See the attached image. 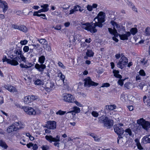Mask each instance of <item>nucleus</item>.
Instances as JSON below:
<instances>
[{"label":"nucleus","mask_w":150,"mask_h":150,"mask_svg":"<svg viewBox=\"0 0 150 150\" xmlns=\"http://www.w3.org/2000/svg\"><path fill=\"white\" fill-rule=\"evenodd\" d=\"M105 13L100 11L97 16L94 19L95 23H89L87 22L84 23L83 22L80 23L81 27L82 29L90 32L92 33H94L97 32V30L96 28V26L102 28L103 26L102 23L105 22Z\"/></svg>","instance_id":"obj_1"},{"label":"nucleus","mask_w":150,"mask_h":150,"mask_svg":"<svg viewBox=\"0 0 150 150\" xmlns=\"http://www.w3.org/2000/svg\"><path fill=\"white\" fill-rule=\"evenodd\" d=\"M45 60V58L43 55H42L40 57L38 58V62L40 64H39L38 63L36 64L35 66V67L39 71L41 72L42 74V72L44 71V69L46 68V66L43 64Z\"/></svg>","instance_id":"obj_2"},{"label":"nucleus","mask_w":150,"mask_h":150,"mask_svg":"<svg viewBox=\"0 0 150 150\" xmlns=\"http://www.w3.org/2000/svg\"><path fill=\"white\" fill-rule=\"evenodd\" d=\"M99 121L101 123H103L105 127L108 129L110 128L113 125V120L109 119L105 116H102L99 118Z\"/></svg>","instance_id":"obj_3"},{"label":"nucleus","mask_w":150,"mask_h":150,"mask_svg":"<svg viewBox=\"0 0 150 150\" xmlns=\"http://www.w3.org/2000/svg\"><path fill=\"white\" fill-rule=\"evenodd\" d=\"M123 126V124L121 123L114 125V128L115 132L118 135L117 138V142L119 143V141L121 138H122V135L124 132L123 128L121 127Z\"/></svg>","instance_id":"obj_4"},{"label":"nucleus","mask_w":150,"mask_h":150,"mask_svg":"<svg viewBox=\"0 0 150 150\" xmlns=\"http://www.w3.org/2000/svg\"><path fill=\"white\" fill-rule=\"evenodd\" d=\"M121 57L117 64V67L121 69H123L125 65L128 63V59L124 56L123 54H121Z\"/></svg>","instance_id":"obj_5"},{"label":"nucleus","mask_w":150,"mask_h":150,"mask_svg":"<svg viewBox=\"0 0 150 150\" xmlns=\"http://www.w3.org/2000/svg\"><path fill=\"white\" fill-rule=\"evenodd\" d=\"M24 111L26 113L29 115H35L36 114H39L41 113V111H39L38 112L31 107L29 106L23 107Z\"/></svg>","instance_id":"obj_6"},{"label":"nucleus","mask_w":150,"mask_h":150,"mask_svg":"<svg viewBox=\"0 0 150 150\" xmlns=\"http://www.w3.org/2000/svg\"><path fill=\"white\" fill-rule=\"evenodd\" d=\"M137 123L141 125L144 129L147 130L150 128V122L146 121L143 118L137 120Z\"/></svg>","instance_id":"obj_7"},{"label":"nucleus","mask_w":150,"mask_h":150,"mask_svg":"<svg viewBox=\"0 0 150 150\" xmlns=\"http://www.w3.org/2000/svg\"><path fill=\"white\" fill-rule=\"evenodd\" d=\"M110 23L113 26V30L110 28H108V31L111 34L115 36H117L118 33L116 28H118L119 26L116 23L113 21H111Z\"/></svg>","instance_id":"obj_8"},{"label":"nucleus","mask_w":150,"mask_h":150,"mask_svg":"<svg viewBox=\"0 0 150 150\" xmlns=\"http://www.w3.org/2000/svg\"><path fill=\"white\" fill-rule=\"evenodd\" d=\"M10 57L12 59H14V57H18L21 53H23L21 50L19 48H16L14 50H10Z\"/></svg>","instance_id":"obj_9"},{"label":"nucleus","mask_w":150,"mask_h":150,"mask_svg":"<svg viewBox=\"0 0 150 150\" xmlns=\"http://www.w3.org/2000/svg\"><path fill=\"white\" fill-rule=\"evenodd\" d=\"M84 81V86L89 87L91 86H96L98 83L92 81L90 77H88L85 79Z\"/></svg>","instance_id":"obj_10"},{"label":"nucleus","mask_w":150,"mask_h":150,"mask_svg":"<svg viewBox=\"0 0 150 150\" xmlns=\"http://www.w3.org/2000/svg\"><path fill=\"white\" fill-rule=\"evenodd\" d=\"M11 28H12L17 29L25 33L27 32L28 31L27 28L24 25H18L17 24H13L12 25Z\"/></svg>","instance_id":"obj_11"},{"label":"nucleus","mask_w":150,"mask_h":150,"mask_svg":"<svg viewBox=\"0 0 150 150\" xmlns=\"http://www.w3.org/2000/svg\"><path fill=\"white\" fill-rule=\"evenodd\" d=\"M2 60L3 62H6L8 64H10L12 65L16 66L18 64V63L17 61L14 59L11 60L7 59L5 55L4 56Z\"/></svg>","instance_id":"obj_12"},{"label":"nucleus","mask_w":150,"mask_h":150,"mask_svg":"<svg viewBox=\"0 0 150 150\" xmlns=\"http://www.w3.org/2000/svg\"><path fill=\"white\" fill-rule=\"evenodd\" d=\"M59 137V136L57 135L55 137H53L51 135H46L45 137L46 139L50 143L52 142H59L60 141Z\"/></svg>","instance_id":"obj_13"},{"label":"nucleus","mask_w":150,"mask_h":150,"mask_svg":"<svg viewBox=\"0 0 150 150\" xmlns=\"http://www.w3.org/2000/svg\"><path fill=\"white\" fill-rule=\"evenodd\" d=\"M64 101L69 103H73L74 101V98L72 95L69 94H66L63 97Z\"/></svg>","instance_id":"obj_14"},{"label":"nucleus","mask_w":150,"mask_h":150,"mask_svg":"<svg viewBox=\"0 0 150 150\" xmlns=\"http://www.w3.org/2000/svg\"><path fill=\"white\" fill-rule=\"evenodd\" d=\"M45 127L52 129H54L56 128V122L54 121H49L47 122Z\"/></svg>","instance_id":"obj_15"},{"label":"nucleus","mask_w":150,"mask_h":150,"mask_svg":"<svg viewBox=\"0 0 150 150\" xmlns=\"http://www.w3.org/2000/svg\"><path fill=\"white\" fill-rule=\"evenodd\" d=\"M131 35V33L130 32H127L126 34H119L118 35L120 38L121 40H128V37Z\"/></svg>","instance_id":"obj_16"},{"label":"nucleus","mask_w":150,"mask_h":150,"mask_svg":"<svg viewBox=\"0 0 150 150\" xmlns=\"http://www.w3.org/2000/svg\"><path fill=\"white\" fill-rule=\"evenodd\" d=\"M4 88L11 92L13 93H16L17 90L13 86L9 85H5Z\"/></svg>","instance_id":"obj_17"},{"label":"nucleus","mask_w":150,"mask_h":150,"mask_svg":"<svg viewBox=\"0 0 150 150\" xmlns=\"http://www.w3.org/2000/svg\"><path fill=\"white\" fill-rule=\"evenodd\" d=\"M18 129V128L16 127L12 124L7 128V132L8 133H11L13 131H16Z\"/></svg>","instance_id":"obj_18"},{"label":"nucleus","mask_w":150,"mask_h":150,"mask_svg":"<svg viewBox=\"0 0 150 150\" xmlns=\"http://www.w3.org/2000/svg\"><path fill=\"white\" fill-rule=\"evenodd\" d=\"M23 53H21L19 56L16 57L14 58L15 60L17 61L18 59L21 58V61L23 62L26 64H27V61H26V58L22 54Z\"/></svg>","instance_id":"obj_19"},{"label":"nucleus","mask_w":150,"mask_h":150,"mask_svg":"<svg viewBox=\"0 0 150 150\" xmlns=\"http://www.w3.org/2000/svg\"><path fill=\"white\" fill-rule=\"evenodd\" d=\"M142 141L144 144L150 143V135H146L142 139Z\"/></svg>","instance_id":"obj_20"},{"label":"nucleus","mask_w":150,"mask_h":150,"mask_svg":"<svg viewBox=\"0 0 150 150\" xmlns=\"http://www.w3.org/2000/svg\"><path fill=\"white\" fill-rule=\"evenodd\" d=\"M80 36V35L78 34H74L72 36L70 37V39H71L72 38H73L72 40L73 42H75L76 40H77L79 42H80L81 40L79 38Z\"/></svg>","instance_id":"obj_21"},{"label":"nucleus","mask_w":150,"mask_h":150,"mask_svg":"<svg viewBox=\"0 0 150 150\" xmlns=\"http://www.w3.org/2000/svg\"><path fill=\"white\" fill-rule=\"evenodd\" d=\"M73 110L72 111H69L67 113H71L72 115H73V112H74L75 113H79L80 112V108L77 107V106H75L73 108Z\"/></svg>","instance_id":"obj_22"},{"label":"nucleus","mask_w":150,"mask_h":150,"mask_svg":"<svg viewBox=\"0 0 150 150\" xmlns=\"http://www.w3.org/2000/svg\"><path fill=\"white\" fill-rule=\"evenodd\" d=\"M113 73L114 74V76L117 78L121 79L122 78V76L119 74V71L118 70L115 69H113Z\"/></svg>","instance_id":"obj_23"},{"label":"nucleus","mask_w":150,"mask_h":150,"mask_svg":"<svg viewBox=\"0 0 150 150\" xmlns=\"http://www.w3.org/2000/svg\"><path fill=\"white\" fill-rule=\"evenodd\" d=\"M116 108V106L115 105H110L105 106V108L107 110H113Z\"/></svg>","instance_id":"obj_24"},{"label":"nucleus","mask_w":150,"mask_h":150,"mask_svg":"<svg viewBox=\"0 0 150 150\" xmlns=\"http://www.w3.org/2000/svg\"><path fill=\"white\" fill-rule=\"evenodd\" d=\"M1 6L3 8V11L4 13L5 12L8 8L7 4L5 1L4 2V3Z\"/></svg>","instance_id":"obj_25"},{"label":"nucleus","mask_w":150,"mask_h":150,"mask_svg":"<svg viewBox=\"0 0 150 150\" xmlns=\"http://www.w3.org/2000/svg\"><path fill=\"white\" fill-rule=\"evenodd\" d=\"M94 54V52L91 50H87V51L86 52V55L89 57H93Z\"/></svg>","instance_id":"obj_26"},{"label":"nucleus","mask_w":150,"mask_h":150,"mask_svg":"<svg viewBox=\"0 0 150 150\" xmlns=\"http://www.w3.org/2000/svg\"><path fill=\"white\" fill-rule=\"evenodd\" d=\"M0 146L4 149H7L8 147L5 142L2 140H0Z\"/></svg>","instance_id":"obj_27"},{"label":"nucleus","mask_w":150,"mask_h":150,"mask_svg":"<svg viewBox=\"0 0 150 150\" xmlns=\"http://www.w3.org/2000/svg\"><path fill=\"white\" fill-rule=\"evenodd\" d=\"M49 5L48 4H44L43 5L41 6V7L43 8V9L44 10V12H47L48 11L49 9L48 8Z\"/></svg>","instance_id":"obj_28"},{"label":"nucleus","mask_w":150,"mask_h":150,"mask_svg":"<svg viewBox=\"0 0 150 150\" xmlns=\"http://www.w3.org/2000/svg\"><path fill=\"white\" fill-rule=\"evenodd\" d=\"M31 100L30 98V96H26L24 98V102L25 104H28L31 102Z\"/></svg>","instance_id":"obj_29"},{"label":"nucleus","mask_w":150,"mask_h":150,"mask_svg":"<svg viewBox=\"0 0 150 150\" xmlns=\"http://www.w3.org/2000/svg\"><path fill=\"white\" fill-rule=\"evenodd\" d=\"M16 128H18V129L19 128H21L24 127V126L23 125H22V126H21V123L19 122H16L14 124H12Z\"/></svg>","instance_id":"obj_30"},{"label":"nucleus","mask_w":150,"mask_h":150,"mask_svg":"<svg viewBox=\"0 0 150 150\" xmlns=\"http://www.w3.org/2000/svg\"><path fill=\"white\" fill-rule=\"evenodd\" d=\"M16 128H18V129L19 128H21L24 127V126L23 125H22V126H21V123L19 122H16L14 124H12Z\"/></svg>","instance_id":"obj_31"},{"label":"nucleus","mask_w":150,"mask_h":150,"mask_svg":"<svg viewBox=\"0 0 150 150\" xmlns=\"http://www.w3.org/2000/svg\"><path fill=\"white\" fill-rule=\"evenodd\" d=\"M135 142H136V145L138 149L140 150H143V148L141 146L138 140V139H136L135 140Z\"/></svg>","instance_id":"obj_32"},{"label":"nucleus","mask_w":150,"mask_h":150,"mask_svg":"<svg viewBox=\"0 0 150 150\" xmlns=\"http://www.w3.org/2000/svg\"><path fill=\"white\" fill-rule=\"evenodd\" d=\"M57 76L60 77V79L63 81V83H64V81L65 78V76L62 74L61 72L58 73Z\"/></svg>","instance_id":"obj_33"},{"label":"nucleus","mask_w":150,"mask_h":150,"mask_svg":"<svg viewBox=\"0 0 150 150\" xmlns=\"http://www.w3.org/2000/svg\"><path fill=\"white\" fill-rule=\"evenodd\" d=\"M47 86L49 87L52 89L53 88H54V82H50L49 83H47Z\"/></svg>","instance_id":"obj_34"},{"label":"nucleus","mask_w":150,"mask_h":150,"mask_svg":"<svg viewBox=\"0 0 150 150\" xmlns=\"http://www.w3.org/2000/svg\"><path fill=\"white\" fill-rule=\"evenodd\" d=\"M132 84L129 82H127L125 83L124 84V86L125 89H128L130 88Z\"/></svg>","instance_id":"obj_35"},{"label":"nucleus","mask_w":150,"mask_h":150,"mask_svg":"<svg viewBox=\"0 0 150 150\" xmlns=\"http://www.w3.org/2000/svg\"><path fill=\"white\" fill-rule=\"evenodd\" d=\"M137 32V30L136 28H132L130 30V33L131 32V34H132L133 35H135Z\"/></svg>","instance_id":"obj_36"},{"label":"nucleus","mask_w":150,"mask_h":150,"mask_svg":"<svg viewBox=\"0 0 150 150\" xmlns=\"http://www.w3.org/2000/svg\"><path fill=\"white\" fill-rule=\"evenodd\" d=\"M39 42L42 44H46L47 43V41L44 39H41L38 40Z\"/></svg>","instance_id":"obj_37"},{"label":"nucleus","mask_w":150,"mask_h":150,"mask_svg":"<svg viewBox=\"0 0 150 150\" xmlns=\"http://www.w3.org/2000/svg\"><path fill=\"white\" fill-rule=\"evenodd\" d=\"M90 136L92 137L95 141H98L100 140V139H99L97 135H95L93 133L91 134Z\"/></svg>","instance_id":"obj_38"},{"label":"nucleus","mask_w":150,"mask_h":150,"mask_svg":"<svg viewBox=\"0 0 150 150\" xmlns=\"http://www.w3.org/2000/svg\"><path fill=\"white\" fill-rule=\"evenodd\" d=\"M145 33L146 36L150 35V28L148 27L146 28L145 30Z\"/></svg>","instance_id":"obj_39"},{"label":"nucleus","mask_w":150,"mask_h":150,"mask_svg":"<svg viewBox=\"0 0 150 150\" xmlns=\"http://www.w3.org/2000/svg\"><path fill=\"white\" fill-rule=\"evenodd\" d=\"M29 96L31 102L38 99L37 96H33V95H29Z\"/></svg>","instance_id":"obj_40"},{"label":"nucleus","mask_w":150,"mask_h":150,"mask_svg":"<svg viewBox=\"0 0 150 150\" xmlns=\"http://www.w3.org/2000/svg\"><path fill=\"white\" fill-rule=\"evenodd\" d=\"M66 113V111H64L61 110H59L56 113L57 115H64Z\"/></svg>","instance_id":"obj_41"},{"label":"nucleus","mask_w":150,"mask_h":150,"mask_svg":"<svg viewBox=\"0 0 150 150\" xmlns=\"http://www.w3.org/2000/svg\"><path fill=\"white\" fill-rule=\"evenodd\" d=\"M139 74L141 76H144L146 75V73L143 69H141L139 71Z\"/></svg>","instance_id":"obj_42"},{"label":"nucleus","mask_w":150,"mask_h":150,"mask_svg":"<svg viewBox=\"0 0 150 150\" xmlns=\"http://www.w3.org/2000/svg\"><path fill=\"white\" fill-rule=\"evenodd\" d=\"M20 66L21 68H24L25 69L30 68V67H28L27 65L24 64H20Z\"/></svg>","instance_id":"obj_43"},{"label":"nucleus","mask_w":150,"mask_h":150,"mask_svg":"<svg viewBox=\"0 0 150 150\" xmlns=\"http://www.w3.org/2000/svg\"><path fill=\"white\" fill-rule=\"evenodd\" d=\"M91 115L93 117H97L99 115L98 113L95 111H93L92 112H91Z\"/></svg>","instance_id":"obj_44"},{"label":"nucleus","mask_w":150,"mask_h":150,"mask_svg":"<svg viewBox=\"0 0 150 150\" xmlns=\"http://www.w3.org/2000/svg\"><path fill=\"white\" fill-rule=\"evenodd\" d=\"M70 7V5H68V7H62V8L63 9V12L65 13H66V14L69 15L68 14V13H67V12L65 10L69 9Z\"/></svg>","instance_id":"obj_45"},{"label":"nucleus","mask_w":150,"mask_h":150,"mask_svg":"<svg viewBox=\"0 0 150 150\" xmlns=\"http://www.w3.org/2000/svg\"><path fill=\"white\" fill-rule=\"evenodd\" d=\"M145 86V84L143 82H142L139 84V87L140 89H142L143 87Z\"/></svg>","instance_id":"obj_46"},{"label":"nucleus","mask_w":150,"mask_h":150,"mask_svg":"<svg viewBox=\"0 0 150 150\" xmlns=\"http://www.w3.org/2000/svg\"><path fill=\"white\" fill-rule=\"evenodd\" d=\"M42 82L40 79H37L35 82V84L37 85H40L42 84Z\"/></svg>","instance_id":"obj_47"},{"label":"nucleus","mask_w":150,"mask_h":150,"mask_svg":"<svg viewBox=\"0 0 150 150\" xmlns=\"http://www.w3.org/2000/svg\"><path fill=\"white\" fill-rule=\"evenodd\" d=\"M125 132L127 135L129 134L130 136L132 135V132L131 130L129 129H127L125 130Z\"/></svg>","instance_id":"obj_48"},{"label":"nucleus","mask_w":150,"mask_h":150,"mask_svg":"<svg viewBox=\"0 0 150 150\" xmlns=\"http://www.w3.org/2000/svg\"><path fill=\"white\" fill-rule=\"evenodd\" d=\"M125 79H119L118 80L117 83L118 84L120 85L121 86H122L123 85V81H124Z\"/></svg>","instance_id":"obj_49"},{"label":"nucleus","mask_w":150,"mask_h":150,"mask_svg":"<svg viewBox=\"0 0 150 150\" xmlns=\"http://www.w3.org/2000/svg\"><path fill=\"white\" fill-rule=\"evenodd\" d=\"M23 51L24 52H27L29 50V48L28 46H25L23 48Z\"/></svg>","instance_id":"obj_50"},{"label":"nucleus","mask_w":150,"mask_h":150,"mask_svg":"<svg viewBox=\"0 0 150 150\" xmlns=\"http://www.w3.org/2000/svg\"><path fill=\"white\" fill-rule=\"evenodd\" d=\"M110 86V84L108 83H103L102 84V86H101V87H109Z\"/></svg>","instance_id":"obj_51"},{"label":"nucleus","mask_w":150,"mask_h":150,"mask_svg":"<svg viewBox=\"0 0 150 150\" xmlns=\"http://www.w3.org/2000/svg\"><path fill=\"white\" fill-rule=\"evenodd\" d=\"M42 150H48L49 149V147L46 145H43L41 147Z\"/></svg>","instance_id":"obj_52"},{"label":"nucleus","mask_w":150,"mask_h":150,"mask_svg":"<svg viewBox=\"0 0 150 150\" xmlns=\"http://www.w3.org/2000/svg\"><path fill=\"white\" fill-rule=\"evenodd\" d=\"M58 64L59 66L61 67L63 69H65V66L62 64V63L60 62H58Z\"/></svg>","instance_id":"obj_53"},{"label":"nucleus","mask_w":150,"mask_h":150,"mask_svg":"<svg viewBox=\"0 0 150 150\" xmlns=\"http://www.w3.org/2000/svg\"><path fill=\"white\" fill-rule=\"evenodd\" d=\"M79 8H81V7L79 5H76L74 6V8H73L74 11H78L79 10Z\"/></svg>","instance_id":"obj_54"},{"label":"nucleus","mask_w":150,"mask_h":150,"mask_svg":"<svg viewBox=\"0 0 150 150\" xmlns=\"http://www.w3.org/2000/svg\"><path fill=\"white\" fill-rule=\"evenodd\" d=\"M28 42V41L26 40H21L20 42V43L22 45H26Z\"/></svg>","instance_id":"obj_55"},{"label":"nucleus","mask_w":150,"mask_h":150,"mask_svg":"<svg viewBox=\"0 0 150 150\" xmlns=\"http://www.w3.org/2000/svg\"><path fill=\"white\" fill-rule=\"evenodd\" d=\"M87 9L89 11H92L93 9L92 6L89 5H87Z\"/></svg>","instance_id":"obj_56"},{"label":"nucleus","mask_w":150,"mask_h":150,"mask_svg":"<svg viewBox=\"0 0 150 150\" xmlns=\"http://www.w3.org/2000/svg\"><path fill=\"white\" fill-rule=\"evenodd\" d=\"M25 140L24 139H21L20 142V143L22 145H26V144L25 143Z\"/></svg>","instance_id":"obj_57"},{"label":"nucleus","mask_w":150,"mask_h":150,"mask_svg":"<svg viewBox=\"0 0 150 150\" xmlns=\"http://www.w3.org/2000/svg\"><path fill=\"white\" fill-rule=\"evenodd\" d=\"M74 103L78 106L81 107L82 106V105L80 103L77 101H74Z\"/></svg>","instance_id":"obj_58"},{"label":"nucleus","mask_w":150,"mask_h":150,"mask_svg":"<svg viewBox=\"0 0 150 150\" xmlns=\"http://www.w3.org/2000/svg\"><path fill=\"white\" fill-rule=\"evenodd\" d=\"M53 28H54L55 29L57 30H60L61 29V27L60 25H57L55 27H53Z\"/></svg>","instance_id":"obj_59"},{"label":"nucleus","mask_w":150,"mask_h":150,"mask_svg":"<svg viewBox=\"0 0 150 150\" xmlns=\"http://www.w3.org/2000/svg\"><path fill=\"white\" fill-rule=\"evenodd\" d=\"M32 147L33 149V150H36L38 147L37 144H33V145Z\"/></svg>","instance_id":"obj_60"},{"label":"nucleus","mask_w":150,"mask_h":150,"mask_svg":"<svg viewBox=\"0 0 150 150\" xmlns=\"http://www.w3.org/2000/svg\"><path fill=\"white\" fill-rule=\"evenodd\" d=\"M115 57L117 59H119L120 57H121V54H117L115 55Z\"/></svg>","instance_id":"obj_61"},{"label":"nucleus","mask_w":150,"mask_h":150,"mask_svg":"<svg viewBox=\"0 0 150 150\" xmlns=\"http://www.w3.org/2000/svg\"><path fill=\"white\" fill-rule=\"evenodd\" d=\"M33 145V144L32 143H29L26 144V146L28 148H30L31 147H32Z\"/></svg>","instance_id":"obj_62"},{"label":"nucleus","mask_w":150,"mask_h":150,"mask_svg":"<svg viewBox=\"0 0 150 150\" xmlns=\"http://www.w3.org/2000/svg\"><path fill=\"white\" fill-rule=\"evenodd\" d=\"M70 24L69 22H66L64 23V25L66 27H69Z\"/></svg>","instance_id":"obj_63"},{"label":"nucleus","mask_w":150,"mask_h":150,"mask_svg":"<svg viewBox=\"0 0 150 150\" xmlns=\"http://www.w3.org/2000/svg\"><path fill=\"white\" fill-rule=\"evenodd\" d=\"M146 103L148 106H150V99L147 100Z\"/></svg>","instance_id":"obj_64"}]
</instances>
